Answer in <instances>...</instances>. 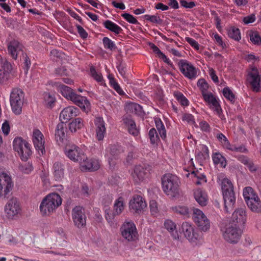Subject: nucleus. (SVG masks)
I'll return each mask as SVG.
<instances>
[{
  "instance_id": "1",
  "label": "nucleus",
  "mask_w": 261,
  "mask_h": 261,
  "mask_svg": "<svg viewBox=\"0 0 261 261\" xmlns=\"http://www.w3.org/2000/svg\"><path fill=\"white\" fill-rule=\"evenodd\" d=\"M179 178L175 175L168 173L162 178L164 192L171 198H178L181 194Z\"/></svg>"
},
{
  "instance_id": "2",
  "label": "nucleus",
  "mask_w": 261,
  "mask_h": 261,
  "mask_svg": "<svg viewBox=\"0 0 261 261\" xmlns=\"http://www.w3.org/2000/svg\"><path fill=\"white\" fill-rule=\"evenodd\" d=\"M62 201L61 196L57 193L48 194L40 203L39 209L41 214L43 216L51 215L61 205Z\"/></svg>"
},
{
  "instance_id": "3",
  "label": "nucleus",
  "mask_w": 261,
  "mask_h": 261,
  "mask_svg": "<svg viewBox=\"0 0 261 261\" xmlns=\"http://www.w3.org/2000/svg\"><path fill=\"white\" fill-rule=\"evenodd\" d=\"M221 187L225 204V210L228 212L236 202L233 186L231 181L227 178H223L221 181Z\"/></svg>"
},
{
  "instance_id": "4",
  "label": "nucleus",
  "mask_w": 261,
  "mask_h": 261,
  "mask_svg": "<svg viewBox=\"0 0 261 261\" xmlns=\"http://www.w3.org/2000/svg\"><path fill=\"white\" fill-rule=\"evenodd\" d=\"M24 94L22 90L18 88H13L10 93V102L12 111L19 115L22 111Z\"/></svg>"
},
{
  "instance_id": "5",
  "label": "nucleus",
  "mask_w": 261,
  "mask_h": 261,
  "mask_svg": "<svg viewBox=\"0 0 261 261\" xmlns=\"http://www.w3.org/2000/svg\"><path fill=\"white\" fill-rule=\"evenodd\" d=\"M14 186L11 175L5 172L0 173V198H8L12 194Z\"/></svg>"
},
{
  "instance_id": "6",
  "label": "nucleus",
  "mask_w": 261,
  "mask_h": 261,
  "mask_svg": "<svg viewBox=\"0 0 261 261\" xmlns=\"http://www.w3.org/2000/svg\"><path fill=\"white\" fill-rule=\"evenodd\" d=\"M6 217L9 219H16L21 212L20 203L16 197L9 199L4 206Z\"/></svg>"
},
{
  "instance_id": "7",
  "label": "nucleus",
  "mask_w": 261,
  "mask_h": 261,
  "mask_svg": "<svg viewBox=\"0 0 261 261\" xmlns=\"http://www.w3.org/2000/svg\"><path fill=\"white\" fill-rule=\"evenodd\" d=\"M242 231L236 223H229L223 231L224 239L230 243H237L242 235Z\"/></svg>"
},
{
  "instance_id": "8",
  "label": "nucleus",
  "mask_w": 261,
  "mask_h": 261,
  "mask_svg": "<svg viewBox=\"0 0 261 261\" xmlns=\"http://www.w3.org/2000/svg\"><path fill=\"white\" fill-rule=\"evenodd\" d=\"M192 218L198 228L202 231H208L211 227V222L207 216L200 210L193 209Z\"/></svg>"
},
{
  "instance_id": "9",
  "label": "nucleus",
  "mask_w": 261,
  "mask_h": 261,
  "mask_svg": "<svg viewBox=\"0 0 261 261\" xmlns=\"http://www.w3.org/2000/svg\"><path fill=\"white\" fill-rule=\"evenodd\" d=\"M120 231L123 239L132 242L138 239V231L134 223L132 221H125L121 225Z\"/></svg>"
},
{
  "instance_id": "10",
  "label": "nucleus",
  "mask_w": 261,
  "mask_h": 261,
  "mask_svg": "<svg viewBox=\"0 0 261 261\" xmlns=\"http://www.w3.org/2000/svg\"><path fill=\"white\" fill-rule=\"evenodd\" d=\"M178 65L180 72L188 79L193 80L198 76V69L191 63L185 60H180Z\"/></svg>"
},
{
  "instance_id": "11",
  "label": "nucleus",
  "mask_w": 261,
  "mask_h": 261,
  "mask_svg": "<svg viewBox=\"0 0 261 261\" xmlns=\"http://www.w3.org/2000/svg\"><path fill=\"white\" fill-rule=\"evenodd\" d=\"M72 219L74 225L82 228L85 226L86 223V216L84 208L80 206H76L71 212Z\"/></svg>"
},
{
  "instance_id": "12",
  "label": "nucleus",
  "mask_w": 261,
  "mask_h": 261,
  "mask_svg": "<svg viewBox=\"0 0 261 261\" xmlns=\"http://www.w3.org/2000/svg\"><path fill=\"white\" fill-rule=\"evenodd\" d=\"M32 139L36 150L40 155H43L45 152L44 143L45 140L43 135L38 129L33 130Z\"/></svg>"
},
{
  "instance_id": "13",
  "label": "nucleus",
  "mask_w": 261,
  "mask_h": 261,
  "mask_svg": "<svg viewBox=\"0 0 261 261\" xmlns=\"http://www.w3.org/2000/svg\"><path fill=\"white\" fill-rule=\"evenodd\" d=\"M247 80L253 91L256 92L261 91V77L256 68H253L248 73Z\"/></svg>"
},
{
  "instance_id": "14",
  "label": "nucleus",
  "mask_w": 261,
  "mask_h": 261,
  "mask_svg": "<svg viewBox=\"0 0 261 261\" xmlns=\"http://www.w3.org/2000/svg\"><path fill=\"white\" fill-rule=\"evenodd\" d=\"M66 155L74 162H79L80 164L83 160L84 153L82 149L77 146L72 145L69 147H67L65 150Z\"/></svg>"
},
{
  "instance_id": "15",
  "label": "nucleus",
  "mask_w": 261,
  "mask_h": 261,
  "mask_svg": "<svg viewBox=\"0 0 261 261\" xmlns=\"http://www.w3.org/2000/svg\"><path fill=\"white\" fill-rule=\"evenodd\" d=\"M181 231L184 236L191 242H195L198 238V234L195 230L194 226L189 222H183Z\"/></svg>"
},
{
  "instance_id": "16",
  "label": "nucleus",
  "mask_w": 261,
  "mask_h": 261,
  "mask_svg": "<svg viewBox=\"0 0 261 261\" xmlns=\"http://www.w3.org/2000/svg\"><path fill=\"white\" fill-rule=\"evenodd\" d=\"M81 161L80 168L82 171H94L98 170L100 167L99 161L96 159H88L84 155L83 160Z\"/></svg>"
},
{
  "instance_id": "17",
  "label": "nucleus",
  "mask_w": 261,
  "mask_h": 261,
  "mask_svg": "<svg viewBox=\"0 0 261 261\" xmlns=\"http://www.w3.org/2000/svg\"><path fill=\"white\" fill-rule=\"evenodd\" d=\"M79 110L74 106H68L63 109L60 114V119L66 122L78 115Z\"/></svg>"
},
{
  "instance_id": "18",
  "label": "nucleus",
  "mask_w": 261,
  "mask_h": 261,
  "mask_svg": "<svg viewBox=\"0 0 261 261\" xmlns=\"http://www.w3.org/2000/svg\"><path fill=\"white\" fill-rule=\"evenodd\" d=\"M146 206L147 204L145 200L138 195H134L129 202V208L136 213L141 212Z\"/></svg>"
},
{
  "instance_id": "19",
  "label": "nucleus",
  "mask_w": 261,
  "mask_h": 261,
  "mask_svg": "<svg viewBox=\"0 0 261 261\" xmlns=\"http://www.w3.org/2000/svg\"><path fill=\"white\" fill-rule=\"evenodd\" d=\"M71 97V101L81 108L84 112L87 113L90 110V103L86 97L75 94Z\"/></svg>"
},
{
  "instance_id": "20",
  "label": "nucleus",
  "mask_w": 261,
  "mask_h": 261,
  "mask_svg": "<svg viewBox=\"0 0 261 261\" xmlns=\"http://www.w3.org/2000/svg\"><path fill=\"white\" fill-rule=\"evenodd\" d=\"M23 46L17 40H13L10 41L8 45V51L11 57L16 60L18 55L20 53H23Z\"/></svg>"
},
{
  "instance_id": "21",
  "label": "nucleus",
  "mask_w": 261,
  "mask_h": 261,
  "mask_svg": "<svg viewBox=\"0 0 261 261\" xmlns=\"http://www.w3.org/2000/svg\"><path fill=\"white\" fill-rule=\"evenodd\" d=\"M96 126V137L99 141L102 140L106 134L105 122L101 117H96L94 120Z\"/></svg>"
},
{
  "instance_id": "22",
  "label": "nucleus",
  "mask_w": 261,
  "mask_h": 261,
  "mask_svg": "<svg viewBox=\"0 0 261 261\" xmlns=\"http://www.w3.org/2000/svg\"><path fill=\"white\" fill-rule=\"evenodd\" d=\"M66 132V124L64 122L59 123L56 127L55 137L57 141L59 144L62 143L66 139L65 132Z\"/></svg>"
},
{
  "instance_id": "23",
  "label": "nucleus",
  "mask_w": 261,
  "mask_h": 261,
  "mask_svg": "<svg viewBox=\"0 0 261 261\" xmlns=\"http://www.w3.org/2000/svg\"><path fill=\"white\" fill-rule=\"evenodd\" d=\"M232 218L233 223L237 224L238 226L243 225L246 220V212L244 208H240L236 210L232 214Z\"/></svg>"
},
{
  "instance_id": "24",
  "label": "nucleus",
  "mask_w": 261,
  "mask_h": 261,
  "mask_svg": "<svg viewBox=\"0 0 261 261\" xmlns=\"http://www.w3.org/2000/svg\"><path fill=\"white\" fill-rule=\"evenodd\" d=\"M55 85L57 87L58 91L67 99L71 100V97L76 94L71 88L61 83H55Z\"/></svg>"
},
{
  "instance_id": "25",
  "label": "nucleus",
  "mask_w": 261,
  "mask_h": 261,
  "mask_svg": "<svg viewBox=\"0 0 261 261\" xmlns=\"http://www.w3.org/2000/svg\"><path fill=\"white\" fill-rule=\"evenodd\" d=\"M194 197L196 202L201 206H205L208 201L207 195L205 191L200 189L194 191Z\"/></svg>"
},
{
  "instance_id": "26",
  "label": "nucleus",
  "mask_w": 261,
  "mask_h": 261,
  "mask_svg": "<svg viewBox=\"0 0 261 261\" xmlns=\"http://www.w3.org/2000/svg\"><path fill=\"white\" fill-rule=\"evenodd\" d=\"M164 225L165 228L170 233L174 239L177 240L179 239V234L175 222L170 219H167L165 221Z\"/></svg>"
},
{
  "instance_id": "27",
  "label": "nucleus",
  "mask_w": 261,
  "mask_h": 261,
  "mask_svg": "<svg viewBox=\"0 0 261 261\" xmlns=\"http://www.w3.org/2000/svg\"><path fill=\"white\" fill-rule=\"evenodd\" d=\"M132 175L135 182L137 183L143 181L145 177V169L140 165L136 166Z\"/></svg>"
},
{
  "instance_id": "28",
  "label": "nucleus",
  "mask_w": 261,
  "mask_h": 261,
  "mask_svg": "<svg viewBox=\"0 0 261 261\" xmlns=\"http://www.w3.org/2000/svg\"><path fill=\"white\" fill-rule=\"evenodd\" d=\"M124 109L127 113H135L138 115H141L143 113L142 107L136 103H127L125 106Z\"/></svg>"
},
{
  "instance_id": "29",
  "label": "nucleus",
  "mask_w": 261,
  "mask_h": 261,
  "mask_svg": "<svg viewBox=\"0 0 261 261\" xmlns=\"http://www.w3.org/2000/svg\"><path fill=\"white\" fill-rule=\"evenodd\" d=\"M123 120L127 127L129 133L134 136H137L139 134V130L136 127L135 121L128 117H124Z\"/></svg>"
},
{
  "instance_id": "30",
  "label": "nucleus",
  "mask_w": 261,
  "mask_h": 261,
  "mask_svg": "<svg viewBox=\"0 0 261 261\" xmlns=\"http://www.w3.org/2000/svg\"><path fill=\"white\" fill-rule=\"evenodd\" d=\"M125 206L124 198L120 196L115 200L113 205V210L115 214L119 216L123 213Z\"/></svg>"
},
{
  "instance_id": "31",
  "label": "nucleus",
  "mask_w": 261,
  "mask_h": 261,
  "mask_svg": "<svg viewBox=\"0 0 261 261\" xmlns=\"http://www.w3.org/2000/svg\"><path fill=\"white\" fill-rule=\"evenodd\" d=\"M250 210L258 213L261 211V200L258 197H256L246 202Z\"/></svg>"
},
{
  "instance_id": "32",
  "label": "nucleus",
  "mask_w": 261,
  "mask_h": 261,
  "mask_svg": "<svg viewBox=\"0 0 261 261\" xmlns=\"http://www.w3.org/2000/svg\"><path fill=\"white\" fill-rule=\"evenodd\" d=\"M53 169L54 175L56 180H61L64 177V175L63 165L59 162H56L54 164Z\"/></svg>"
},
{
  "instance_id": "33",
  "label": "nucleus",
  "mask_w": 261,
  "mask_h": 261,
  "mask_svg": "<svg viewBox=\"0 0 261 261\" xmlns=\"http://www.w3.org/2000/svg\"><path fill=\"white\" fill-rule=\"evenodd\" d=\"M103 25L105 28L116 34H119L122 31L120 27L110 20H107L103 22Z\"/></svg>"
},
{
  "instance_id": "34",
  "label": "nucleus",
  "mask_w": 261,
  "mask_h": 261,
  "mask_svg": "<svg viewBox=\"0 0 261 261\" xmlns=\"http://www.w3.org/2000/svg\"><path fill=\"white\" fill-rule=\"evenodd\" d=\"M104 211L105 219L111 226L113 225L116 222L115 218L118 215L114 211L112 212L110 207H106Z\"/></svg>"
},
{
  "instance_id": "35",
  "label": "nucleus",
  "mask_w": 261,
  "mask_h": 261,
  "mask_svg": "<svg viewBox=\"0 0 261 261\" xmlns=\"http://www.w3.org/2000/svg\"><path fill=\"white\" fill-rule=\"evenodd\" d=\"M84 125L83 121L81 118H76L73 119L69 124V129L71 132H75L77 129L83 127Z\"/></svg>"
},
{
  "instance_id": "36",
  "label": "nucleus",
  "mask_w": 261,
  "mask_h": 261,
  "mask_svg": "<svg viewBox=\"0 0 261 261\" xmlns=\"http://www.w3.org/2000/svg\"><path fill=\"white\" fill-rule=\"evenodd\" d=\"M212 159L215 165H219L221 167L224 168L226 166V160L220 153L216 152L213 153Z\"/></svg>"
},
{
  "instance_id": "37",
  "label": "nucleus",
  "mask_w": 261,
  "mask_h": 261,
  "mask_svg": "<svg viewBox=\"0 0 261 261\" xmlns=\"http://www.w3.org/2000/svg\"><path fill=\"white\" fill-rule=\"evenodd\" d=\"M243 197L246 202L250 200V199L258 197L253 189L250 187H245L243 189Z\"/></svg>"
},
{
  "instance_id": "38",
  "label": "nucleus",
  "mask_w": 261,
  "mask_h": 261,
  "mask_svg": "<svg viewBox=\"0 0 261 261\" xmlns=\"http://www.w3.org/2000/svg\"><path fill=\"white\" fill-rule=\"evenodd\" d=\"M18 153L22 161H27L32 153L30 144L27 142L21 150L18 152Z\"/></svg>"
},
{
  "instance_id": "39",
  "label": "nucleus",
  "mask_w": 261,
  "mask_h": 261,
  "mask_svg": "<svg viewBox=\"0 0 261 261\" xmlns=\"http://www.w3.org/2000/svg\"><path fill=\"white\" fill-rule=\"evenodd\" d=\"M154 122L161 137L163 139H165L166 137V130L162 121L159 118H155Z\"/></svg>"
},
{
  "instance_id": "40",
  "label": "nucleus",
  "mask_w": 261,
  "mask_h": 261,
  "mask_svg": "<svg viewBox=\"0 0 261 261\" xmlns=\"http://www.w3.org/2000/svg\"><path fill=\"white\" fill-rule=\"evenodd\" d=\"M174 97L177 101L184 107L188 106L189 105V101L188 99L180 92H175L174 93Z\"/></svg>"
},
{
  "instance_id": "41",
  "label": "nucleus",
  "mask_w": 261,
  "mask_h": 261,
  "mask_svg": "<svg viewBox=\"0 0 261 261\" xmlns=\"http://www.w3.org/2000/svg\"><path fill=\"white\" fill-rule=\"evenodd\" d=\"M27 143V142L23 140L21 138H16L13 142V148L15 151L18 152L21 150V149L23 148Z\"/></svg>"
},
{
  "instance_id": "42",
  "label": "nucleus",
  "mask_w": 261,
  "mask_h": 261,
  "mask_svg": "<svg viewBox=\"0 0 261 261\" xmlns=\"http://www.w3.org/2000/svg\"><path fill=\"white\" fill-rule=\"evenodd\" d=\"M228 36L237 41L241 39V34L239 29L232 27L228 31Z\"/></svg>"
},
{
  "instance_id": "43",
  "label": "nucleus",
  "mask_w": 261,
  "mask_h": 261,
  "mask_svg": "<svg viewBox=\"0 0 261 261\" xmlns=\"http://www.w3.org/2000/svg\"><path fill=\"white\" fill-rule=\"evenodd\" d=\"M56 233L57 242H58L60 245L63 246L65 243L66 242L67 238L65 233L62 229L58 230Z\"/></svg>"
},
{
  "instance_id": "44",
  "label": "nucleus",
  "mask_w": 261,
  "mask_h": 261,
  "mask_svg": "<svg viewBox=\"0 0 261 261\" xmlns=\"http://www.w3.org/2000/svg\"><path fill=\"white\" fill-rule=\"evenodd\" d=\"M0 66L2 67V70L7 73H9L12 70L11 64L8 62L6 58H3L1 55Z\"/></svg>"
},
{
  "instance_id": "45",
  "label": "nucleus",
  "mask_w": 261,
  "mask_h": 261,
  "mask_svg": "<svg viewBox=\"0 0 261 261\" xmlns=\"http://www.w3.org/2000/svg\"><path fill=\"white\" fill-rule=\"evenodd\" d=\"M21 60L23 65L24 73L27 74L31 64L30 59L26 53H22Z\"/></svg>"
},
{
  "instance_id": "46",
  "label": "nucleus",
  "mask_w": 261,
  "mask_h": 261,
  "mask_svg": "<svg viewBox=\"0 0 261 261\" xmlns=\"http://www.w3.org/2000/svg\"><path fill=\"white\" fill-rule=\"evenodd\" d=\"M173 211L181 215L189 217V211L188 208L186 206H177L172 207Z\"/></svg>"
},
{
  "instance_id": "47",
  "label": "nucleus",
  "mask_w": 261,
  "mask_h": 261,
  "mask_svg": "<svg viewBox=\"0 0 261 261\" xmlns=\"http://www.w3.org/2000/svg\"><path fill=\"white\" fill-rule=\"evenodd\" d=\"M197 85L201 92L202 96L204 95V94H207L208 93L207 92V90L208 88V85L204 79H200L198 80Z\"/></svg>"
},
{
  "instance_id": "48",
  "label": "nucleus",
  "mask_w": 261,
  "mask_h": 261,
  "mask_svg": "<svg viewBox=\"0 0 261 261\" xmlns=\"http://www.w3.org/2000/svg\"><path fill=\"white\" fill-rule=\"evenodd\" d=\"M203 97L204 100L210 105V106H213L219 101L218 99L211 92L204 94Z\"/></svg>"
},
{
  "instance_id": "49",
  "label": "nucleus",
  "mask_w": 261,
  "mask_h": 261,
  "mask_svg": "<svg viewBox=\"0 0 261 261\" xmlns=\"http://www.w3.org/2000/svg\"><path fill=\"white\" fill-rule=\"evenodd\" d=\"M102 42L103 46L106 49H109L111 50H112L115 49L116 47L114 42L107 37H105L102 39Z\"/></svg>"
},
{
  "instance_id": "50",
  "label": "nucleus",
  "mask_w": 261,
  "mask_h": 261,
  "mask_svg": "<svg viewBox=\"0 0 261 261\" xmlns=\"http://www.w3.org/2000/svg\"><path fill=\"white\" fill-rule=\"evenodd\" d=\"M149 138L152 144L157 143L159 141V136L154 128H151L148 133Z\"/></svg>"
},
{
  "instance_id": "51",
  "label": "nucleus",
  "mask_w": 261,
  "mask_h": 261,
  "mask_svg": "<svg viewBox=\"0 0 261 261\" xmlns=\"http://www.w3.org/2000/svg\"><path fill=\"white\" fill-rule=\"evenodd\" d=\"M19 170L25 174H29L33 170V166L31 163L28 162L19 166Z\"/></svg>"
},
{
  "instance_id": "52",
  "label": "nucleus",
  "mask_w": 261,
  "mask_h": 261,
  "mask_svg": "<svg viewBox=\"0 0 261 261\" xmlns=\"http://www.w3.org/2000/svg\"><path fill=\"white\" fill-rule=\"evenodd\" d=\"M216 137L221 142L223 147L228 149L229 147H230V144L225 136L222 133H219L217 134Z\"/></svg>"
},
{
  "instance_id": "53",
  "label": "nucleus",
  "mask_w": 261,
  "mask_h": 261,
  "mask_svg": "<svg viewBox=\"0 0 261 261\" xmlns=\"http://www.w3.org/2000/svg\"><path fill=\"white\" fill-rule=\"evenodd\" d=\"M210 109L213 110L214 113L217 115L219 118H220L221 119L224 118V115L222 113V110L220 105L219 101L213 105V106H210Z\"/></svg>"
},
{
  "instance_id": "54",
  "label": "nucleus",
  "mask_w": 261,
  "mask_h": 261,
  "mask_svg": "<svg viewBox=\"0 0 261 261\" xmlns=\"http://www.w3.org/2000/svg\"><path fill=\"white\" fill-rule=\"evenodd\" d=\"M224 96L231 102L234 101V95L228 87H225L223 90Z\"/></svg>"
},
{
  "instance_id": "55",
  "label": "nucleus",
  "mask_w": 261,
  "mask_h": 261,
  "mask_svg": "<svg viewBox=\"0 0 261 261\" xmlns=\"http://www.w3.org/2000/svg\"><path fill=\"white\" fill-rule=\"evenodd\" d=\"M150 210L152 215L156 217L159 213V209L156 202L154 200L150 201Z\"/></svg>"
},
{
  "instance_id": "56",
  "label": "nucleus",
  "mask_w": 261,
  "mask_h": 261,
  "mask_svg": "<svg viewBox=\"0 0 261 261\" xmlns=\"http://www.w3.org/2000/svg\"><path fill=\"white\" fill-rule=\"evenodd\" d=\"M90 70L91 76L95 80L98 82H102L103 77L102 75L100 73L97 72L93 66L90 67Z\"/></svg>"
},
{
  "instance_id": "57",
  "label": "nucleus",
  "mask_w": 261,
  "mask_h": 261,
  "mask_svg": "<svg viewBox=\"0 0 261 261\" xmlns=\"http://www.w3.org/2000/svg\"><path fill=\"white\" fill-rule=\"evenodd\" d=\"M143 18L145 20L149 21L150 22L154 23H160L162 22V20L158 15H150L146 14L143 16Z\"/></svg>"
},
{
  "instance_id": "58",
  "label": "nucleus",
  "mask_w": 261,
  "mask_h": 261,
  "mask_svg": "<svg viewBox=\"0 0 261 261\" xmlns=\"http://www.w3.org/2000/svg\"><path fill=\"white\" fill-rule=\"evenodd\" d=\"M182 120L184 121H186L187 123H188L190 124L194 125H196V122L195 121L194 117L191 114L186 113V114H183V115L182 116Z\"/></svg>"
},
{
  "instance_id": "59",
  "label": "nucleus",
  "mask_w": 261,
  "mask_h": 261,
  "mask_svg": "<svg viewBox=\"0 0 261 261\" xmlns=\"http://www.w3.org/2000/svg\"><path fill=\"white\" fill-rule=\"evenodd\" d=\"M250 41L255 44H258L261 42L259 34L256 32H250L249 34Z\"/></svg>"
},
{
  "instance_id": "60",
  "label": "nucleus",
  "mask_w": 261,
  "mask_h": 261,
  "mask_svg": "<svg viewBox=\"0 0 261 261\" xmlns=\"http://www.w3.org/2000/svg\"><path fill=\"white\" fill-rule=\"evenodd\" d=\"M112 199L113 198L111 195H107L103 196L101 200V202L104 206V209L106 207H109V205L111 204Z\"/></svg>"
},
{
  "instance_id": "61",
  "label": "nucleus",
  "mask_w": 261,
  "mask_h": 261,
  "mask_svg": "<svg viewBox=\"0 0 261 261\" xmlns=\"http://www.w3.org/2000/svg\"><path fill=\"white\" fill-rule=\"evenodd\" d=\"M122 17L128 22L132 24H138V21L132 15L128 13L121 14Z\"/></svg>"
},
{
  "instance_id": "62",
  "label": "nucleus",
  "mask_w": 261,
  "mask_h": 261,
  "mask_svg": "<svg viewBox=\"0 0 261 261\" xmlns=\"http://www.w3.org/2000/svg\"><path fill=\"white\" fill-rule=\"evenodd\" d=\"M202 150L203 151V153H197L196 156V159L198 160L205 159L206 156H208V149L206 146L203 145L202 146Z\"/></svg>"
},
{
  "instance_id": "63",
  "label": "nucleus",
  "mask_w": 261,
  "mask_h": 261,
  "mask_svg": "<svg viewBox=\"0 0 261 261\" xmlns=\"http://www.w3.org/2000/svg\"><path fill=\"white\" fill-rule=\"evenodd\" d=\"M228 150L233 151L240 152H247V149L243 145L240 146H233L230 145V147L228 148Z\"/></svg>"
},
{
  "instance_id": "64",
  "label": "nucleus",
  "mask_w": 261,
  "mask_h": 261,
  "mask_svg": "<svg viewBox=\"0 0 261 261\" xmlns=\"http://www.w3.org/2000/svg\"><path fill=\"white\" fill-rule=\"evenodd\" d=\"M186 40L195 49L198 50L199 49V44L194 39L190 37H186Z\"/></svg>"
}]
</instances>
